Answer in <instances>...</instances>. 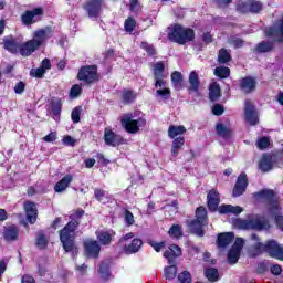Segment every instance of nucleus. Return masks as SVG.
Wrapping results in <instances>:
<instances>
[{
    "label": "nucleus",
    "instance_id": "obj_17",
    "mask_svg": "<svg viewBox=\"0 0 283 283\" xmlns=\"http://www.w3.org/2000/svg\"><path fill=\"white\" fill-rule=\"evenodd\" d=\"M84 251L87 258H98V254L101 253V244H98V241L87 239L84 242Z\"/></svg>",
    "mask_w": 283,
    "mask_h": 283
},
{
    "label": "nucleus",
    "instance_id": "obj_25",
    "mask_svg": "<svg viewBox=\"0 0 283 283\" xmlns=\"http://www.w3.org/2000/svg\"><path fill=\"white\" fill-rule=\"evenodd\" d=\"M235 238V234L233 232H223L218 235L217 244L220 249H224L233 242V239Z\"/></svg>",
    "mask_w": 283,
    "mask_h": 283
},
{
    "label": "nucleus",
    "instance_id": "obj_46",
    "mask_svg": "<svg viewBox=\"0 0 283 283\" xmlns=\"http://www.w3.org/2000/svg\"><path fill=\"white\" fill-rule=\"evenodd\" d=\"M171 82L174 87H180V85H182V74L178 71H175L171 74Z\"/></svg>",
    "mask_w": 283,
    "mask_h": 283
},
{
    "label": "nucleus",
    "instance_id": "obj_52",
    "mask_svg": "<svg viewBox=\"0 0 283 283\" xmlns=\"http://www.w3.org/2000/svg\"><path fill=\"white\" fill-rule=\"evenodd\" d=\"M82 92H83V88L81 87V85L75 84L72 86V88L70 91V96L72 98H78V96H81Z\"/></svg>",
    "mask_w": 283,
    "mask_h": 283
},
{
    "label": "nucleus",
    "instance_id": "obj_54",
    "mask_svg": "<svg viewBox=\"0 0 283 283\" xmlns=\"http://www.w3.org/2000/svg\"><path fill=\"white\" fill-rule=\"evenodd\" d=\"M140 48H143L149 56H154L156 54V49L147 42H142Z\"/></svg>",
    "mask_w": 283,
    "mask_h": 283
},
{
    "label": "nucleus",
    "instance_id": "obj_43",
    "mask_svg": "<svg viewBox=\"0 0 283 283\" xmlns=\"http://www.w3.org/2000/svg\"><path fill=\"white\" fill-rule=\"evenodd\" d=\"M214 74L219 76V78H228L229 74H231V70L227 66H218L214 70Z\"/></svg>",
    "mask_w": 283,
    "mask_h": 283
},
{
    "label": "nucleus",
    "instance_id": "obj_63",
    "mask_svg": "<svg viewBox=\"0 0 283 283\" xmlns=\"http://www.w3.org/2000/svg\"><path fill=\"white\" fill-rule=\"evenodd\" d=\"M125 222L128 224V227H132L134 224V214L130 211L125 212Z\"/></svg>",
    "mask_w": 283,
    "mask_h": 283
},
{
    "label": "nucleus",
    "instance_id": "obj_16",
    "mask_svg": "<svg viewBox=\"0 0 283 283\" xmlns=\"http://www.w3.org/2000/svg\"><path fill=\"white\" fill-rule=\"evenodd\" d=\"M3 45L4 50L14 54L17 52H21L23 43H21V39L19 38L8 36L3 39Z\"/></svg>",
    "mask_w": 283,
    "mask_h": 283
},
{
    "label": "nucleus",
    "instance_id": "obj_4",
    "mask_svg": "<svg viewBox=\"0 0 283 283\" xmlns=\"http://www.w3.org/2000/svg\"><path fill=\"white\" fill-rule=\"evenodd\" d=\"M254 198L258 200H266L269 202L270 213L275 216V222L283 231V216H280V203L275 199V192L273 190L264 189L254 193Z\"/></svg>",
    "mask_w": 283,
    "mask_h": 283
},
{
    "label": "nucleus",
    "instance_id": "obj_64",
    "mask_svg": "<svg viewBox=\"0 0 283 283\" xmlns=\"http://www.w3.org/2000/svg\"><path fill=\"white\" fill-rule=\"evenodd\" d=\"M21 283H36L34 277L30 274H24L21 279Z\"/></svg>",
    "mask_w": 283,
    "mask_h": 283
},
{
    "label": "nucleus",
    "instance_id": "obj_5",
    "mask_svg": "<svg viewBox=\"0 0 283 283\" xmlns=\"http://www.w3.org/2000/svg\"><path fill=\"white\" fill-rule=\"evenodd\" d=\"M235 229H254L255 231H264L269 229V221L259 214H250L248 219H235L233 221Z\"/></svg>",
    "mask_w": 283,
    "mask_h": 283
},
{
    "label": "nucleus",
    "instance_id": "obj_13",
    "mask_svg": "<svg viewBox=\"0 0 283 283\" xmlns=\"http://www.w3.org/2000/svg\"><path fill=\"white\" fill-rule=\"evenodd\" d=\"M244 118L252 126L259 122L258 111H255V106L249 99L244 102Z\"/></svg>",
    "mask_w": 283,
    "mask_h": 283
},
{
    "label": "nucleus",
    "instance_id": "obj_61",
    "mask_svg": "<svg viewBox=\"0 0 283 283\" xmlns=\"http://www.w3.org/2000/svg\"><path fill=\"white\" fill-rule=\"evenodd\" d=\"M230 43H231V45H233L234 48H242L244 41H242V39H240V38L233 36V38L230 39Z\"/></svg>",
    "mask_w": 283,
    "mask_h": 283
},
{
    "label": "nucleus",
    "instance_id": "obj_36",
    "mask_svg": "<svg viewBox=\"0 0 283 283\" xmlns=\"http://www.w3.org/2000/svg\"><path fill=\"white\" fill-rule=\"evenodd\" d=\"M210 101H217L220 96V84L218 82H212L209 86Z\"/></svg>",
    "mask_w": 283,
    "mask_h": 283
},
{
    "label": "nucleus",
    "instance_id": "obj_33",
    "mask_svg": "<svg viewBox=\"0 0 283 283\" xmlns=\"http://www.w3.org/2000/svg\"><path fill=\"white\" fill-rule=\"evenodd\" d=\"M112 264V261L106 260L103 261L99 266H98V274L101 275V277H103V280H107L109 277V275H112V272H109V266Z\"/></svg>",
    "mask_w": 283,
    "mask_h": 283
},
{
    "label": "nucleus",
    "instance_id": "obj_32",
    "mask_svg": "<svg viewBox=\"0 0 283 283\" xmlns=\"http://www.w3.org/2000/svg\"><path fill=\"white\" fill-rule=\"evenodd\" d=\"M17 238H19V228L10 226L4 229V240H7V242H14Z\"/></svg>",
    "mask_w": 283,
    "mask_h": 283
},
{
    "label": "nucleus",
    "instance_id": "obj_30",
    "mask_svg": "<svg viewBox=\"0 0 283 283\" xmlns=\"http://www.w3.org/2000/svg\"><path fill=\"white\" fill-rule=\"evenodd\" d=\"M216 132L218 136L224 138V140H229V138H231V127L229 125L218 123L216 125Z\"/></svg>",
    "mask_w": 283,
    "mask_h": 283
},
{
    "label": "nucleus",
    "instance_id": "obj_18",
    "mask_svg": "<svg viewBox=\"0 0 283 283\" xmlns=\"http://www.w3.org/2000/svg\"><path fill=\"white\" fill-rule=\"evenodd\" d=\"M165 72V64L163 62H158L154 66V74H155V87H165L167 85V82L164 78V73Z\"/></svg>",
    "mask_w": 283,
    "mask_h": 283
},
{
    "label": "nucleus",
    "instance_id": "obj_1",
    "mask_svg": "<svg viewBox=\"0 0 283 283\" xmlns=\"http://www.w3.org/2000/svg\"><path fill=\"white\" fill-rule=\"evenodd\" d=\"M85 214V211L80 210L73 212L70 218L71 221L60 231V240L62 242L63 249L66 253H72V255H76L78 253V248L76 243H74L75 231L78 227L81 218Z\"/></svg>",
    "mask_w": 283,
    "mask_h": 283
},
{
    "label": "nucleus",
    "instance_id": "obj_19",
    "mask_svg": "<svg viewBox=\"0 0 283 283\" xmlns=\"http://www.w3.org/2000/svg\"><path fill=\"white\" fill-rule=\"evenodd\" d=\"M248 185L249 184L247 181V174L243 172L238 177L237 184L233 189V197L238 198V197L242 196V193H244V191H247Z\"/></svg>",
    "mask_w": 283,
    "mask_h": 283
},
{
    "label": "nucleus",
    "instance_id": "obj_11",
    "mask_svg": "<svg viewBox=\"0 0 283 283\" xmlns=\"http://www.w3.org/2000/svg\"><path fill=\"white\" fill-rule=\"evenodd\" d=\"M90 19H98L103 12V0H87L84 6Z\"/></svg>",
    "mask_w": 283,
    "mask_h": 283
},
{
    "label": "nucleus",
    "instance_id": "obj_60",
    "mask_svg": "<svg viewBox=\"0 0 283 283\" xmlns=\"http://www.w3.org/2000/svg\"><path fill=\"white\" fill-rule=\"evenodd\" d=\"M212 114H214V116H222V114H224V106L216 104L212 107Z\"/></svg>",
    "mask_w": 283,
    "mask_h": 283
},
{
    "label": "nucleus",
    "instance_id": "obj_53",
    "mask_svg": "<svg viewBox=\"0 0 283 283\" xmlns=\"http://www.w3.org/2000/svg\"><path fill=\"white\" fill-rule=\"evenodd\" d=\"M178 280L180 283H191V273L184 271L178 275Z\"/></svg>",
    "mask_w": 283,
    "mask_h": 283
},
{
    "label": "nucleus",
    "instance_id": "obj_6",
    "mask_svg": "<svg viewBox=\"0 0 283 283\" xmlns=\"http://www.w3.org/2000/svg\"><path fill=\"white\" fill-rule=\"evenodd\" d=\"M196 33H193L192 29L184 28L180 24H174L169 28L168 39L174 43H178L179 45H185V43H189V41H193Z\"/></svg>",
    "mask_w": 283,
    "mask_h": 283
},
{
    "label": "nucleus",
    "instance_id": "obj_37",
    "mask_svg": "<svg viewBox=\"0 0 283 283\" xmlns=\"http://www.w3.org/2000/svg\"><path fill=\"white\" fill-rule=\"evenodd\" d=\"M187 132L185 126H170L168 128V136L169 138H176V136H182Z\"/></svg>",
    "mask_w": 283,
    "mask_h": 283
},
{
    "label": "nucleus",
    "instance_id": "obj_12",
    "mask_svg": "<svg viewBox=\"0 0 283 283\" xmlns=\"http://www.w3.org/2000/svg\"><path fill=\"white\" fill-rule=\"evenodd\" d=\"M239 12H260L262 10V2L255 0L239 1L237 4Z\"/></svg>",
    "mask_w": 283,
    "mask_h": 283
},
{
    "label": "nucleus",
    "instance_id": "obj_8",
    "mask_svg": "<svg viewBox=\"0 0 283 283\" xmlns=\"http://www.w3.org/2000/svg\"><path fill=\"white\" fill-rule=\"evenodd\" d=\"M77 78L87 84L94 83L95 81H98V69L96 65L83 66L78 71Z\"/></svg>",
    "mask_w": 283,
    "mask_h": 283
},
{
    "label": "nucleus",
    "instance_id": "obj_20",
    "mask_svg": "<svg viewBox=\"0 0 283 283\" xmlns=\"http://www.w3.org/2000/svg\"><path fill=\"white\" fill-rule=\"evenodd\" d=\"M207 200L209 210L218 211V206L220 205V192L216 189L210 190L208 192Z\"/></svg>",
    "mask_w": 283,
    "mask_h": 283
},
{
    "label": "nucleus",
    "instance_id": "obj_26",
    "mask_svg": "<svg viewBox=\"0 0 283 283\" xmlns=\"http://www.w3.org/2000/svg\"><path fill=\"white\" fill-rule=\"evenodd\" d=\"M259 169L264 174H266V171H271L273 169V157L269 154H264L259 161Z\"/></svg>",
    "mask_w": 283,
    "mask_h": 283
},
{
    "label": "nucleus",
    "instance_id": "obj_51",
    "mask_svg": "<svg viewBox=\"0 0 283 283\" xmlns=\"http://www.w3.org/2000/svg\"><path fill=\"white\" fill-rule=\"evenodd\" d=\"M124 28L126 32H134V28H136V20L134 18H128L125 20Z\"/></svg>",
    "mask_w": 283,
    "mask_h": 283
},
{
    "label": "nucleus",
    "instance_id": "obj_35",
    "mask_svg": "<svg viewBox=\"0 0 283 283\" xmlns=\"http://www.w3.org/2000/svg\"><path fill=\"white\" fill-rule=\"evenodd\" d=\"M156 90L157 98H161L163 101H168V98H171V90L167 87V84L165 86H158Z\"/></svg>",
    "mask_w": 283,
    "mask_h": 283
},
{
    "label": "nucleus",
    "instance_id": "obj_22",
    "mask_svg": "<svg viewBox=\"0 0 283 283\" xmlns=\"http://www.w3.org/2000/svg\"><path fill=\"white\" fill-rule=\"evenodd\" d=\"M256 85L258 82L255 81V77H243L240 81L241 92L244 94H251V92H255Z\"/></svg>",
    "mask_w": 283,
    "mask_h": 283
},
{
    "label": "nucleus",
    "instance_id": "obj_47",
    "mask_svg": "<svg viewBox=\"0 0 283 283\" xmlns=\"http://www.w3.org/2000/svg\"><path fill=\"white\" fill-rule=\"evenodd\" d=\"M195 220H199L201 222H206L207 223V209H205V207H199L196 210V219Z\"/></svg>",
    "mask_w": 283,
    "mask_h": 283
},
{
    "label": "nucleus",
    "instance_id": "obj_29",
    "mask_svg": "<svg viewBox=\"0 0 283 283\" xmlns=\"http://www.w3.org/2000/svg\"><path fill=\"white\" fill-rule=\"evenodd\" d=\"M189 92H196L198 93L200 90V77L198 76V73L196 71L190 72L189 77Z\"/></svg>",
    "mask_w": 283,
    "mask_h": 283
},
{
    "label": "nucleus",
    "instance_id": "obj_31",
    "mask_svg": "<svg viewBox=\"0 0 283 283\" xmlns=\"http://www.w3.org/2000/svg\"><path fill=\"white\" fill-rule=\"evenodd\" d=\"M244 209L240 206L222 205L219 207V213H232L233 216H240Z\"/></svg>",
    "mask_w": 283,
    "mask_h": 283
},
{
    "label": "nucleus",
    "instance_id": "obj_34",
    "mask_svg": "<svg viewBox=\"0 0 283 283\" xmlns=\"http://www.w3.org/2000/svg\"><path fill=\"white\" fill-rule=\"evenodd\" d=\"M97 240H99L101 244L107 245L112 243V235H114L113 231H96Z\"/></svg>",
    "mask_w": 283,
    "mask_h": 283
},
{
    "label": "nucleus",
    "instance_id": "obj_24",
    "mask_svg": "<svg viewBox=\"0 0 283 283\" xmlns=\"http://www.w3.org/2000/svg\"><path fill=\"white\" fill-rule=\"evenodd\" d=\"M24 211L27 213V220L30 224H34L36 222V205L31 201H27L24 203Z\"/></svg>",
    "mask_w": 283,
    "mask_h": 283
},
{
    "label": "nucleus",
    "instance_id": "obj_56",
    "mask_svg": "<svg viewBox=\"0 0 283 283\" xmlns=\"http://www.w3.org/2000/svg\"><path fill=\"white\" fill-rule=\"evenodd\" d=\"M71 118H72L73 123H80L81 122V106L75 107L72 111Z\"/></svg>",
    "mask_w": 283,
    "mask_h": 283
},
{
    "label": "nucleus",
    "instance_id": "obj_23",
    "mask_svg": "<svg viewBox=\"0 0 283 283\" xmlns=\"http://www.w3.org/2000/svg\"><path fill=\"white\" fill-rule=\"evenodd\" d=\"M182 255V250L177 244H171L168 250L164 253V258L168 260V264H175L174 259L171 258H180Z\"/></svg>",
    "mask_w": 283,
    "mask_h": 283
},
{
    "label": "nucleus",
    "instance_id": "obj_2",
    "mask_svg": "<svg viewBox=\"0 0 283 283\" xmlns=\"http://www.w3.org/2000/svg\"><path fill=\"white\" fill-rule=\"evenodd\" d=\"M52 36H54V30H52V27H44L35 30L33 32V38L23 43L20 48V54L22 56H30L34 54V52H36L39 48H43Z\"/></svg>",
    "mask_w": 283,
    "mask_h": 283
},
{
    "label": "nucleus",
    "instance_id": "obj_14",
    "mask_svg": "<svg viewBox=\"0 0 283 283\" xmlns=\"http://www.w3.org/2000/svg\"><path fill=\"white\" fill-rule=\"evenodd\" d=\"M266 36H273L277 43L283 42V18L277 21L273 27L265 30Z\"/></svg>",
    "mask_w": 283,
    "mask_h": 283
},
{
    "label": "nucleus",
    "instance_id": "obj_44",
    "mask_svg": "<svg viewBox=\"0 0 283 283\" xmlns=\"http://www.w3.org/2000/svg\"><path fill=\"white\" fill-rule=\"evenodd\" d=\"M273 50V42L263 41L256 45V52H271Z\"/></svg>",
    "mask_w": 283,
    "mask_h": 283
},
{
    "label": "nucleus",
    "instance_id": "obj_45",
    "mask_svg": "<svg viewBox=\"0 0 283 283\" xmlns=\"http://www.w3.org/2000/svg\"><path fill=\"white\" fill-rule=\"evenodd\" d=\"M218 60L219 63H229V61H231V54H229V51H227V49H221L219 51Z\"/></svg>",
    "mask_w": 283,
    "mask_h": 283
},
{
    "label": "nucleus",
    "instance_id": "obj_50",
    "mask_svg": "<svg viewBox=\"0 0 283 283\" xmlns=\"http://www.w3.org/2000/svg\"><path fill=\"white\" fill-rule=\"evenodd\" d=\"M36 247H39V249H45L48 247V238L44 234H38Z\"/></svg>",
    "mask_w": 283,
    "mask_h": 283
},
{
    "label": "nucleus",
    "instance_id": "obj_62",
    "mask_svg": "<svg viewBox=\"0 0 283 283\" xmlns=\"http://www.w3.org/2000/svg\"><path fill=\"white\" fill-rule=\"evenodd\" d=\"M14 92L15 94H23V92H25V83L23 82L17 83L14 86Z\"/></svg>",
    "mask_w": 283,
    "mask_h": 283
},
{
    "label": "nucleus",
    "instance_id": "obj_58",
    "mask_svg": "<svg viewBox=\"0 0 283 283\" xmlns=\"http://www.w3.org/2000/svg\"><path fill=\"white\" fill-rule=\"evenodd\" d=\"M63 145H66L67 147H74L76 145V140L72 138V136L66 135L62 139Z\"/></svg>",
    "mask_w": 283,
    "mask_h": 283
},
{
    "label": "nucleus",
    "instance_id": "obj_10",
    "mask_svg": "<svg viewBox=\"0 0 283 283\" xmlns=\"http://www.w3.org/2000/svg\"><path fill=\"white\" fill-rule=\"evenodd\" d=\"M244 248V239L237 238L234 244L228 252V262L230 264H237L238 260H240V253H242V249Z\"/></svg>",
    "mask_w": 283,
    "mask_h": 283
},
{
    "label": "nucleus",
    "instance_id": "obj_39",
    "mask_svg": "<svg viewBox=\"0 0 283 283\" xmlns=\"http://www.w3.org/2000/svg\"><path fill=\"white\" fill-rule=\"evenodd\" d=\"M94 193L96 200H98V202H102V205L109 202V195L105 190L96 188Z\"/></svg>",
    "mask_w": 283,
    "mask_h": 283
},
{
    "label": "nucleus",
    "instance_id": "obj_40",
    "mask_svg": "<svg viewBox=\"0 0 283 283\" xmlns=\"http://www.w3.org/2000/svg\"><path fill=\"white\" fill-rule=\"evenodd\" d=\"M205 275L209 280V282H218V277L220 276L216 268L207 269L205 271Z\"/></svg>",
    "mask_w": 283,
    "mask_h": 283
},
{
    "label": "nucleus",
    "instance_id": "obj_41",
    "mask_svg": "<svg viewBox=\"0 0 283 283\" xmlns=\"http://www.w3.org/2000/svg\"><path fill=\"white\" fill-rule=\"evenodd\" d=\"M185 145V137H177L172 142L171 154L172 156H178V149H180Z\"/></svg>",
    "mask_w": 283,
    "mask_h": 283
},
{
    "label": "nucleus",
    "instance_id": "obj_9",
    "mask_svg": "<svg viewBox=\"0 0 283 283\" xmlns=\"http://www.w3.org/2000/svg\"><path fill=\"white\" fill-rule=\"evenodd\" d=\"M145 124H146L145 119L143 118L134 119L132 118V115H125L124 118L122 119L123 127L129 134H137L140 127H145Z\"/></svg>",
    "mask_w": 283,
    "mask_h": 283
},
{
    "label": "nucleus",
    "instance_id": "obj_3",
    "mask_svg": "<svg viewBox=\"0 0 283 283\" xmlns=\"http://www.w3.org/2000/svg\"><path fill=\"white\" fill-rule=\"evenodd\" d=\"M251 240L256 242L253 247V255H260V253H269L271 258L283 261V245H280L277 241L270 240L266 243L260 242L258 234H252Z\"/></svg>",
    "mask_w": 283,
    "mask_h": 283
},
{
    "label": "nucleus",
    "instance_id": "obj_48",
    "mask_svg": "<svg viewBox=\"0 0 283 283\" xmlns=\"http://www.w3.org/2000/svg\"><path fill=\"white\" fill-rule=\"evenodd\" d=\"M168 233L171 238H180L182 235V228L178 224H174Z\"/></svg>",
    "mask_w": 283,
    "mask_h": 283
},
{
    "label": "nucleus",
    "instance_id": "obj_38",
    "mask_svg": "<svg viewBox=\"0 0 283 283\" xmlns=\"http://www.w3.org/2000/svg\"><path fill=\"white\" fill-rule=\"evenodd\" d=\"M136 93L132 90H124L122 93L123 102L126 105H129L130 103H134L136 101Z\"/></svg>",
    "mask_w": 283,
    "mask_h": 283
},
{
    "label": "nucleus",
    "instance_id": "obj_15",
    "mask_svg": "<svg viewBox=\"0 0 283 283\" xmlns=\"http://www.w3.org/2000/svg\"><path fill=\"white\" fill-rule=\"evenodd\" d=\"M104 140L109 147H118V145H123V137L114 133L111 128H105Z\"/></svg>",
    "mask_w": 283,
    "mask_h": 283
},
{
    "label": "nucleus",
    "instance_id": "obj_7",
    "mask_svg": "<svg viewBox=\"0 0 283 283\" xmlns=\"http://www.w3.org/2000/svg\"><path fill=\"white\" fill-rule=\"evenodd\" d=\"M119 243L126 255H133V253H138V251H140L143 247V240L136 238V234H134V232H128L123 235L119 240Z\"/></svg>",
    "mask_w": 283,
    "mask_h": 283
},
{
    "label": "nucleus",
    "instance_id": "obj_28",
    "mask_svg": "<svg viewBox=\"0 0 283 283\" xmlns=\"http://www.w3.org/2000/svg\"><path fill=\"white\" fill-rule=\"evenodd\" d=\"M207 224L205 221H200L198 219H195L193 221H190L188 223V227L190 228V231L198 235L199 238H202L205 235V231L202 230V227Z\"/></svg>",
    "mask_w": 283,
    "mask_h": 283
},
{
    "label": "nucleus",
    "instance_id": "obj_42",
    "mask_svg": "<svg viewBox=\"0 0 283 283\" xmlns=\"http://www.w3.org/2000/svg\"><path fill=\"white\" fill-rule=\"evenodd\" d=\"M170 266L165 269L166 280H174L178 273V268L174 263H169Z\"/></svg>",
    "mask_w": 283,
    "mask_h": 283
},
{
    "label": "nucleus",
    "instance_id": "obj_27",
    "mask_svg": "<svg viewBox=\"0 0 283 283\" xmlns=\"http://www.w3.org/2000/svg\"><path fill=\"white\" fill-rule=\"evenodd\" d=\"M72 175L64 176L60 181H57L54 186L55 193H63L67 187L72 184Z\"/></svg>",
    "mask_w": 283,
    "mask_h": 283
},
{
    "label": "nucleus",
    "instance_id": "obj_55",
    "mask_svg": "<svg viewBox=\"0 0 283 283\" xmlns=\"http://www.w3.org/2000/svg\"><path fill=\"white\" fill-rule=\"evenodd\" d=\"M45 74V69L40 66L39 69H32L30 71V75L33 76L34 78H41Z\"/></svg>",
    "mask_w": 283,
    "mask_h": 283
},
{
    "label": "nucleus",
    "instance_id": "obj_59",
    "mask_svg": "<svg viewBox=\"0 0 283 283\" xmlns=\"http://www.w3.org/2000/svg\"><path fill=\"white\" fill-rule=\"evenodd\" d=\"M274 167H283V154H274Z\"/></svg>",
    "mask_w": 283,
    "mask_h": 283
},
{
    "label": "nucleus",
    "instance_id": "obj_57",
    "mask_svg": "<svg viewBox=\"0 0 283 283\" xmlns=\"http://www.w3.org/2000/svg\"><path fill=\"white\" fill-rule=\"evenodd\" d=\"M61 101H56L52 104V112H53V115L55 116H60L61 115Z\"/></svg>",
    "mask_w": 283,
    "mask_h": 283
},
{
    "label": "nucleus",
    "instance_id": "obj_21",
    "mask_svg": "<svg viewBox=\"0 0 283 283\" xmlns=\"http://www.w3.org/2000/svg\"><path fill=\"white\" fill-rule=\"evenodd\" d=\"M41 14H43V10H41V9L25 11L22 14V23L24 25H32V23H36V17H41Z\"/></svg>",
    "mask_w": 283,
    "mask_h": 283
},
{
    "label": "nucleus",
    "instance_id": "obj_49",
    "mask_svg": "<svg viewBox=\"0 0 283 283\" xmlns=\"http://www.w3.org/2000/svg\"><path fill=\"white\" fill-rule=\"evenodd\" d=\"M271 145V140L269 137H261L256 140V147L258 149H266Z\"/></svg>",
    "mask_w": 283,
    "mask_h": 283
}]
</instances>
